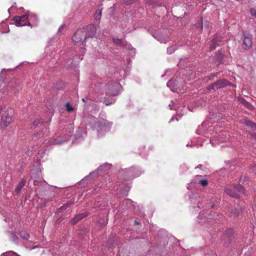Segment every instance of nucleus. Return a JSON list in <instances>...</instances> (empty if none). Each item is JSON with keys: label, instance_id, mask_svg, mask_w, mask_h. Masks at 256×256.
<instances>
[{"label": "nucleus", "instance_id": "28", "mask_svg": "<svg viewBox=\"0 0 256 256\" xmlns=\"http://www.w3.org/2000/svg\"><path fill=\"white\" fill-rule=\"evenodd\" d=\"M245 124L254 130H256V124L250 120H246L245 121Z\"/></svg>", "mask_w": 256, "mask_h": 256}, {"label": "nucleus", "instance_id": "4", "mask_svg": "<svg viewBox=\"0 0 256 256\" xmlns=\"http://www.w3.org/2000/svg\"><path fill=\"white\" fill-rule=\"evenodd\" d=\"M244 211H247L246 205L241 202L240 204H234V207L230 210L228 216L230 218H236L243 215Z\"/></svg>", "mask_w": 256, "mask_h": 256}, {"label": "nucleus", "instance_id": "55", "mask_svg": "<svg viewBox=\"0 0 256 256\" xmlns=\"http://www.w3.org/2000/svg\"><path fill=\"white\" fill-rule=\"evenodd\" d=\"M132 3V0H128L126 2V4H127V5H129V4H131Z\"/></svg>", "mask_w": 256, "mask_h": 256}, {"label": "nucleus", "instance_id": "11", "mask_svg": "<svg viewBox=\"0 0 256 256\" xmlns=\"http://www.w3.org/2000/svg\"><path fill=\"white\" fill-rule=\"evenodd\" d=\"M110 126L111 123L104 119H102L98 122V127L99 128L100 130L104 132L108 131Z\"/></svg>", "mask_w": 256, "mask_h": 256}, {"label": "nucleus", "instance_id": "56", "mask_svg": "<svg viewBox=\"0 0 256 256\" xmlns=\"http://www.w3.org/2000/svg\"><path fill=\"white\" fill-rule=\"evenodd\" d=\"M134 224L135 225H136V226L140 224V222H138V221H137V220H134Z\"/></svg>", "mask_w": 256, "mask_h": 256}, {"label": "nucleus", "instance_id": "7", "mask_svg": "<svg viewBox=\"0 0 256 256\" xmlns=\"http://www.w3.org/2000/svg\"><path fill=\"white\" fill-rule=\"evenodd\" d=\"M252 36L249 32L244 31L242 37V48L245 50H249L252 46Z\"/></svg>", "mask_w": 256, "mask_h": 256}, {"label": "nucleus", "instance_id": "52", "mask_svg": "<svg viewBox=\"0 0 256 256\" xmlns=\"http://www.w3.org/2000/svg\"><path fill=\"white\" fill-rule=\"evenodd\" d=\"M62 220H63V218H58V219L56 221V224H59V223H60V222H62Z\"/></svg>", "mask_w": 256, "mask_h": 256}, {"label": "nucleus", "instance_id": "60", "mask_svg": "<svg viewBox=\"0 0 256 256\" xmlns=\"http://www.w3.org/2000/svg\"><path fill=\"white\" fill-rule=\"evenodd\" d=\"M70 128H72V130H70V132H72L73 131V130H74V128H73V126H72V125H71V126H70Z\"/></svg>", "mask_w": 256, "mask_h": 256}, {"label": "nucleus", "instance_id": "21", "mask_svg": "<svg viewBox=\"0 0 256 256\" xmlns=\"http://www.w3.org/2000/svg\"><path fill=\"white\" fill-rule=\"evenodd\" d=\"M10 234V238L14 243L18 244L19 242V238L16 235L15 232H8Z\"/></svg>", "mask_w": 256, "mask_h": 256}, {"label": "nucleus", "instance_id": "10", "mask_svg": "<svg viewBox=\"0 0 256 256\" xmlns=\"http://www.w3.org/2000/svg\"><path fill=\"white\" fill-rule=\"evenodd\" d=\"M12 120V119L10 114L8 113L5 112L2 116L0 122V128L4 130L10 124Z\"/></svg>", "mask_w": 256, "mask_h": 256}, {"label": "nucleus", "instance_id": "1", "mask_svg": "<svg viewBox=\"0 0 256 256\" xmlns=\"http://www.w3.org/2000/svg\"><path fill=\"white\" fill-rule=\"evenodd\" d=\"M122 89L121 84L116 81L109 82L105 86L106 95L116 96L120 94Z\"/></svg>", "mask_w": 256, "mask_h": 256}, {"label": "nucleus", "instance_id": "12", "mask_svg": "<svg viewBox=\"0 0 256 256\" xmlns=\"http://www.w3.org/2000/svg\"><path fill=\"white\" fill-rule=\"evenodd\" d=\"M222 37L218 34L215 35L213 38L211 40V43L210 46V50H214L220 45V43L222 42Z\"/></svg>", "mask_w": 256, "mask_h": 256}, {"label": "nucleus", "instance_id": "45", "mask_svg": "<svg viewBox=\"0 0 256 256\" xmlns=\"http://www.w3.org/2000/svg\"><path fill=\"white\" fill-rule=\"evenodd\" d=\"M130 190V188H129V187H128V188H127V190H126L124 192H121V190H120V193H121L122 194L126 195H126H127V194H128V190Z\"/></svg>", "mask_w": 256, "mask_h": 256}, {"label": "nucleus", "instance_id": "13", "mask_svg": "<svg viewBox=\"0 0 256 256\" xmlns=\"http://www.w3.org/2000/svg\"><path fill=\"white\" fill-rule=\"evenodd\" d=\"M83 29L86 30L87 38H92L96 35V28L92 24L88 26L86 28H83Z\"/></svg>", "mask_w": 256, "mask_h": 256}, {"label": "nucleus", "instance_id": "61", "mask_svg": "<svg viewBox=\"0 0 256 256\" xmlns=\"http://www.w3.org/2000/svg\"><path fill=\"white\" fill-rule=\"evenodd\" d=\"M210 206L211 208H214V204H210Z\"/></svg>", "mask_w": 256, "mask_h": 256}, {"label": "nucleus", "instance_id": "17", "mask_svg": "<svg viewBox=\"0 0 256 256\" xmlns=\"http://www.w3.org/2000/svg\"><path fill=\"white\" fill-rule=\"evenodd\" d=\"M98 170L91 172L90 174L82 180V182H87L88 179H94L98 174Z\"/></svg>", "mask_w": 256, "mask_h": 256}, {"label": "nucleus", "instance_id": "29", "mask_svg": "<svg viewBox=\"0 0 256 256\" xmlns=\"http://www.w3.org/2000/svg\"><path fill=\"white\" fill-rule=\"evenodd\" d=\"M216 59L218 62V65L220 63L222 62V60L223 59V54L220 52H217L216 55Z\"/></svg>", "mask_w": 256, "mask_h": 256}, {"label": "nucleus", "instance_id": "44", "mask_svg": "<svg viewBox=\"0 0 256 256\" xmlns=\"http://www.w3.org/2000/svg\"><path fill=\"white\" fill-rule=\"evenodd\" d=\"M79 214L80 215L81 217L83 219L84 218L88 216L89 214V213L88 212H84Z\"/></svg>", "mask_w": 256, "mask_h": 256}, {"label": "nucleus", "instance_id": "54", "mask_svg": "<svg viewBox=\"0 0 256 256\" xmlns=\"http://www.w3.org/2000/svg\"><path fill=\"white\" fill-rule=\"evenodd\" d=\"M68 206L72 205L73 204V202L72 201H69V202H68L66 204Z\"/></svg>", "mask_w": 256, "mask_h": 256}, {"label": "nucleus", "instance_id": "26", "mask_svg": "<svg viewBox=\"0 0 256 256\" xmlns=\"http://www.w3.org/2000/svg\"><path fill=\"white\" fill-rule=\"evenodd\" d=\"M234 230L232 229L226 230L224 235V236H226L228 240H232L233 238Z\"/></svg>", "mask_w": 256, "mask_h": 256}, {"label": "nucleus", "instance_id": "15", "mask_svg": "<svg viewBox=\"0 0 256 256\" xmlns=\"http://www.w3.org/2000/svg\"><path fill=\"white\" fill-rule=\"evenodd\" d=\"M28 22H30L32 24V28L33 26H36L38 25V19L37 16L33 13H30L29 11H28Z\"/></svg>", "mask_w": 256, "mask_h": 256}, {"label": "nucleus", "instance_id": "40", "mask_svg": "<svg viewBox=\"0 0 256 256\" xmlns=\"http://www.w3.org/2000/svg\"><path fill=\"white\" fill-rule=\"evenodd\" d=\"M68 206L67 205L64 204H63V206H61L60 208H59L58 210H57V213L58 212H60L62 210H66L67 208H68Z\"/></svg>", "mask_w": 256, "mask_h": 256}, {"label": "nucleus", "instance_id": "43", "mask_svg": "<svg viewBox=\"0 0 256 256\" xmlns=\"http://www.w3.org/2000/svg\"><path fill=\"white\" fill-rule=\"evenodd\" d=\"M250 14L252 16H254L255 18H256V9H255V8H251L250 10Z\"/></svg>", "mask_w": 256, "mask_h": 256}, {"label": "nucleus", "instance_id": "27", "mask_svg": "<svg viewBox=\"0 0 256 256\" xmlns=\"http://www.w3.org/2000/svg\"><path fill=\"white\" fill-rule=\"evenodd\" d=\"M112 40L115 44H116L118 46H124V42L122 38H112Z\"/></svg>", "mask_w": 256, "mask_h": 256}, {"label": "nucleus", "instance_id": "46", "mask_svg": "<svg viewBox=\"0 0 256 256\" xmlns=\"http://www.w3.org/2000/svg\"><path fill=\"white\" fill-rule=\"evenodd\" d=\"M86 48H80V52L82 54L84 55V54L86 52Z\"/></svg>", "mask_w": 256, "mask_h": 256}, {"label": "nucleus", "instance_id": "18", "mask_svg": "<svg viewBox=\"0 0 256 256\" xmlns=\"http://www.w3.org/2000/svg\"><path fill=\"white\" fill-rule=\"evenodd\" d=\"M153 36L158 41H159L160 43L165 44L168 41V38L166 36L155 34L153 35Z\"/></svg>", "mask_w": 256, "mask_h": 256}, {"label": "nucleus", "instance_id": "23", "mask_svg": "<svg viewBox=\"0 0 256 256\" xmlns=\"http://www.w3.org/2000/svg\"><path fill=\"white\" fill-rule=\"evenodd\" d=\"M126 48L129 50L128 54L130 56L133 57L135 55L136 50L130 44H126Z\"/></svg>", "mask_w": 256, "mask_h": 256}, {"label": "nucleus", "instance_id": "53", "mask_svg": "<svg viewBox=\"0 0 256 256\" xmlns=\"http://www.w3.org/2000/svg\"><path fill=\"white\" fill-rule=\"evenodd\" d=\"M252 170L254 172H256V164H254V166L252 168Z\"/></svg>", "mask_w": 256, "mask_h": 256}, {"label": "nucleus", "instance_id": "37", "mask_svg": "<svg viewBox=\"0 0 256 256\" xmlns=\"http://www.w3.org/2000/svg\"><path fill=\"white\" fill-rule=\"evenodd\" d=\"M202 20L200 19L199 21H198L195 24V26L197 28H200L202 29Z\"/></svg>", "mask_w": 256, "mask_h": 256}, {"label": "nucleus", "instance_id": "49", "mask_svg": "<svg viewBox=\"0 0 256 256\" xmlns=\"http://www.w3.org/2000/svg\"><path fill=\"white\" fill-rule=\"evenodd\" d=\"M168 106L170 110L174 109L176 110H178V108H179V107H177L176 106H173L171 104H170Z\"/></svg>", "mask_w": 256, "mask_h": 256}, {"label": "nucleus", "instance_id": "33", "mask_svg": "<svg viewBox=\"0 0 256 256\" xmlns=\"http://www.w3.org/2000/svg\"><path fill=\"white\" fill-rule=\"evenodd\" d=\"M0 256H20L18 254L13 252L10 251L6 253H3Z\"/></svg>", "mask_w": 256, "mask_h": 256}, {"label": "nucleus", "instance_id": "9", "mask_svg": "<svg viewBox=\"0 0 256 256\" xmlns=\"http://www.w3.org/2000/svg\"><path fill=\"white\" fill-rule=\"evenodd\" d=\"M122 206L124 210H127L129 212H136V208L134 202L130 199H125L122 203Z\"/></svg>", "mask_w": 256, "mask_h": 256}, {"label": "nucleus", "instance_id": "32", "mask_svg": "<svg viewBox=\"0 0 256 256\" xmlns=\"http://www.w3.org/2000/svg\"><path fill=\"white\" fill-rule=\"evenodd\" d=\"M70 136L69 134L68 137L66 139H64V140H62L61 138L56 139L54 140L53 144H61L64 142L68 140Z\"/></svg>", "mask_w": 256, "mask_h": 256}, {"label": "nucleus", "instance_id": "25", "mask_svg": "<svg viewBox=\"0 0 256 256\" xmlns=\"http://www.w3.org/2000/svg\"><path fill=\"white\" fill-rule=\"evenodd\" d=\"M18 234L22 239L26 240H28L30 238V234L24 230L20 232Z\"/></svg>", "mask_w": 256, "mask_h": 256}, {"label": "nucleus", "instance_id": "8", "mask_svg": "<svg viewBox=\"0 0 256 256\" xmlns=\"http://www.w3.org/2000/svg\"><path fill=\"white\" fill-rule=\"evenodd\" d=\"M26 20H28V12L26 14H23L21 16H15L13 18L12 20H14V24L18 26H32V24L30 22H28V24H22V22H24Z\"/></svg>", "mask_w": 256, "mask_h": 256}, {"label": "nucleus", "instance_id": "47", "mask_svg": "<svg viewBox=\"0 0 256 256\" xmlns=\"http://www.w3.org/2000/svg\"><path fill=\"white\" fill-rule=\"evenodd\" d=\"M64 27H65L64 24L62 25L58 29V32H60L62 31V30L64 28Z\"/></svg>", "mask_w": 256, "mask_h": 256}, {"label": "nucleus", "instance_id": "38", "mask_svg": "<svg viewBox=\"0 0 256 256\" xmlns=\"http://www.w3.org/2000/svg\"><path fill=\"white\" fill-rule=\"evenodd\" d=\"M54 112V109L52 106H50V108H48V115L50 116L51 117L53 115Z\"/></svg>", "mask_w": 256, "mask_h": 256}, {"label": "nucleus", "instance_id": "31", "mask_svg": "<svg viewBox=\"0 0 256 256\" xmlns=\"http://www.w3.org/2000/svg\"><path fill=\"white\" fill-rule=\"evenodd\" d=\"M177 49V46H173L168 48L167 52L169 54H173L175 50Z\"/></svg>", "mask_w": 256, "mask_h": 256}, {"label": "nucleus", "instance_id": "2", "mask_svg": "<svg viewBox=\"0 0 256 256\" xmlns=\"http://www.w3.org/2000/svg\"><path fill=\"white\" fill-rule=\"evenodd\" d=\"M142 172L140 168L132 166L122 170L120 172V175L121 176H123L124 178L128 180L139 176Z\"/></svg>", "mask_w": 256, "mask_h": 256}, {"label": "nucleus", "instance_id": "62", "mask_svg": "<svg viewBox=\"0 0 256 256\" xmlns=\"http://www.w3.org/2000/svg\"><path fill=\"white\" fill-rule=\"evenodd\" d=\"M98 136H100V130H98Z\"/></svg>", "mask_w": 256, "mask_h": 256}, {"label": "nucleus", "instance_id": "41", "mask_svg": "<svg viewBox=\"0 0 256 256\" xmlns=\"http://www.w3.org/2000/svg\"><path fill=\"white\" fill-rule=\"evenodd\" d=\"M180 168L182 170V172H184L187 170L188 167L185 164H182L180 166Z\"/></svg>", "mask_w": 256, "mask_h": 256}, {"label": "nucleus", "instance_id": "64", "mask_svg": "<svg viewBox=\"0 0 256 256\" xmlns=\"http://www.w3.org/2000/svg\"><path fill=\"white\" fill-rule=\"evenodd\" d=\"M254 138L256 140V134L254 136Z\"/></svg>", "mask_w": 256, "mask_h": 256}, {"label": "nucleus", "instance_id": "42", "mask_svg": "<svg viewBox=\"0 0 256 256\" xmlns=\"http://www.w3.org/2000/svg\"><path fill=\"white\" fill-rule=\"evenodd\" d=\"M80 133V131L78 132V133L76 134L75 136H74V138L76 139V140H78L80 137L82 136V132H80V134H79ZM84 132H82V134H84Z\"/></svg>", "mask_w": 256, "mask_h": 256}, {"label": "nucleus", "instance_id": "34", "mask_svg": "<svg viewBox=\"0 0 256 256\" xmlns=\"http://www.w3.org/2000/svg\"><path fill=\"white\" fill-rule=\"evenodd\" d=\"M43 120L41 119L38 118L32 124V128H35L36 126H38L39 124H43Z\"/></svg>", "mask_w": 256, "mask_h": 256}, {"label": "nucleus", "instance_id": "6", "mask_svg": "<svg viewBox=\"0 0 256 256\" xmlns=\"http://www.w3.org/2000/svg\"><path fill=\"white\" fill-rule=\"evenodd\" d=\"M86 38V30L83 28L78 30L72 38L73 42L76 44H82Z\"/></svg>", "mask_w": 256, "mask_h": 256}, {"label": "nucleus", "instance_id": "51", "mask_svg": "<svg viewBox=\"0 0 256 256\" xmlns=\"http://www.w3.org/2000/svg\"><path fill=\"white\" fill-rule=\"evenodd\" d=\"M198 197V195L197 194H194L192 196L190 197L191 200L192 201L193 198H196Z\"/></svg>", "mask_w": 256, "mask_h": 256}, {"label": "nucleus", "instance_id": "3", "mask_svg": "<svg viewBox=\"0 0 256 256\" xmlns=\"http://www.w3.org/2000/svg\"><path fill=\"white\" fill-rule=\"evenodd\" d=\"M224 192L232 198H238L244 193V186L240 184L234 186L226 188Z\"/></svg>", "mask_w": 256, "mask_h": 256}, {"label": "nucleus", "instance_id": "14", "mask_svg": "<svg viewBox=\"0 0 256 256\" xmlns=\"http://www.w3.org/2000/svg\"><path fill=\"white\" fill-rule=\"evenodd\" d=\"M168 87L170 88V90L173 92H176L180 87V84L177 82L176 79L172 78L166 84Z\"/></svg>", "mask_w": 256, "mask_h": 256}, {"label": "nucleus", "instance_id": "20", "mask_svg": "<svg viewBox=\"0 0 256 256\" xmlns=\"http://www.w3.org/2000/svg\"><path fill=\"white\" fill-rule=\"evenodd\" d=\"M26 184V181L24 179H22L18 182L16 188L15 189V192L16 194H20L22 189Z\"/></svg>", "mask_w": 256, "mask_h": 256}, {"label": "nucleus", "instance_id": "39", "mask_svg": "<svg viewBox=\"0 0 256 256\" xmlns=\"http://www.w3.org/2000/svg\"><path fill=\"white\" fill-rule=\"evenodd\" d=\"M218 74V72H216V73L211 74L208 76V80H214L215 78L217 77Z\"/></svg>", "mask_w": 256, "mask_h": 256}, {"label": "nucleus", "instance_id": "24", "mask_svg": "<svg viewBox=\"0 0 256 256\" xmlns=\"http://www.w3.org/2000/svg\"><path fill=\"white\" fill-rule=\"evenodd\" d=\"M82 219V218L81 217L80 215L79 214H76L74 216V217L70 220V222L72 224H75Z\"/></svg>", "mask_w": 256, "mask_h": 256}, {"label": "nucleus", "instance_id": "63", "mask_svg": "<svg viewBox=\"0 0 256 256\" xmlns=\"http://www.w3.org/2000/svg\"><path fill=\"white\" fill-rule=\"evenodd\" d=\"M193 185V182H190L189 184V186H192Z\"/></svg>", "mask_w": 256, "mask_h": 256}, {"label": "nucleus", "instance_id": "48", "mask_svg": "<svg viewBox=\"0 0 256 256\" xmlns=\"http://www.w3.org/2000/svg\"><path fill=\"white\" fill-rule=\"evenodd\" d=\"M64 27H65L64 24L62 25L58 29V32H60L62 31V30L64 28Z\"/></svg>", "mask_w": 256, "mask_h": 256}, {"label": "nucleus", "instance_id": "30", "mask_svg": "<svg viewBox=\"0 0 256 256\" xmlns=\"http://www.w3.org/2000/svg\"><path fill=\"white\" fill-rule=\"evenodd\" d=\"M102 16V10H98L96 11L94 16V18L96 20H99Z\"/></svg>", "mask_w": 256, "mask_h": 256}, {"label": "nucleus", "instance_id": "16", "mask_svg": "<svg viewBox=\"0 0 256 256\" xmlns=\"http://www.w3.org/2000/svg\"><path fill=\"white\" fill-rule=\"evenodd\" d=\"M208 219L204 213L200 212L197 218V221L200 224H203L208 221Z\"/></svg>", "mask_w": 256, "mask_h": 256}, {"label": "nucleus", "instance_id": "36", "mask_svg": "<svg viewBox=\"0 0 256 256\" xmlns=\"http://www.w3.org/2000/svg\"><path fill=\"white\" fill-rule=\"evenodd\" d=\"M66 110L68 112H72L74 110V108L70 105L69 102H67L66 104Z\"/></svg>", "mask_w": 256, "mask_h": 256}, {"label": "nucleus", "instance_id": "5", "mask_svg": "<svg viewBox=\"0 0 256 256\" xmlns=\"http://www.w3.org/2000/svg\"><path fill=\"white\" fill-rule=\"evenodd\" d=\"M231 85V83L225 78L220 79L212 83L207 87L208 90H218L223 88L227 86Z\"/></svg>", "mask_w": 256, "mask_h": 256}, {"label": "nucleus", "instance_id": "57", "mask_svg": "<svg viewBox=\"0 0 256 256\" xmlns=\"http://www.w3.org/2000/svg\"><path fill=\"white\" fill-rule=\"evenodd\" d=\"M202 167H203V166H202V164H198V166H197V167H196V168H200V169L202 170Z\"/></svg>", "mask_w": 256, "mask_h": 256}, {"label": "nucleus", "instance_id": "22", "mask_svg": "<svg viewBox=\"0 0 256 256\" xmlns=\"http://www.w3.org/2000/svg\"><path fill=\"white\" fill-rule=\"evenodd\" d=\"M110 166L111 165L110 164L106 163L100 166L98 168L97 170L99 172H106L110 168Z\"/></svg>", "mask_w": 256, "mask_h": 256}, {"label": "nucleus", "instance_id": "35", "mask_svg": "<svg viewBox=\"0 0 256 256\" xmlns=\"http://www.w3.org/2000/svg\"><path fill=\"white\" fill-rule=\"evenodd\" d=\"M116 100L114 98H112L110 100H108L107 98H104V102L106 104V106H109L110 104H114Z\"/></svg>", "mask_w": 256, "mask_h": 256}, {"label": "nucleus", "instance_id": "50", "mask_svg": "<svg viewBox=\"0 0 256 256\" xmlns=\"http://www.w3.org/2000/svg\"><path fill=\"white\" fill-rule=\"evenodd\" d=\"M6 108V106L4 105L0 104V114L2 112L3 110Z\"/></svg>", "mask_w": 256, "mask_h": 256}, {"label": "nucleus", "instance_id": "19", "mask_svg": "<svg viewBox=\"0 0 256 256\" xmlns=\"http://www.w3.org/2000/svg\"><path fill=\"white\" fill-rule=\"evenodd\" d=\"M201 176L197 175L194 179V182L200 184L202 186H206L208 184V182L206 179H200Z\"/></svg>", "mask_w": 256, "mask_h": 256}, {"label": "nucleus", "instance_id": "58", "mask_svg": "<svg viewBox=\"0 0 256 256\" xmlns=\"http://www.w3.org/2000/svg\"><path fill=\"white\" fill-rule=\"evenodd\" d=\"M6 72V70L5 69H3L2 72H1V73H0V75H2V74Z\"/></svg>", "mask_w": 256, "mask_h": 256}, {"label": "nucleus", "instance_id": "59", "mask_svg": "<svg viewBox=\"0 0 256 256\" xmlns=\"http://www.w3.org/2000/svg\"><path fill=\"white\" fill-rule=\"evenodd\" d=\"M175 118L172 116V118L170 119V122H172L174 120Z\"/></svg>", "mask_w": 256, "mask_h": 256}]
</instances>
